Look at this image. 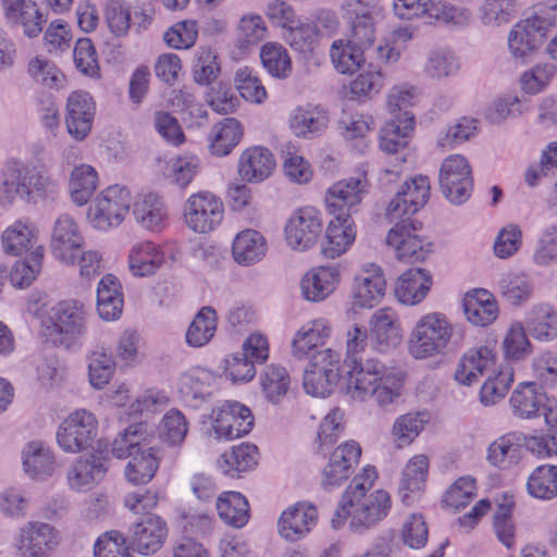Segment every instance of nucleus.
Listing matches in <instances>:
<instances>
[{
  "instance_id": "obj_1",
  "label": "nucleus",
  "mask_w": 557,
  "mask_h": 557,
  "mask_svg": "<svg viewBox=\"0 0 557 557\" xmlns=\"http://www.w3.org/2000/svg\"><path fill=\"white\" fill-rule=\"evenodd\" d=\"M391 507V496L386 491L376 490L367 494V487L360 483V479H352L331 522L333 528L338 529L349 518L350 530L363 533L382 521Z\"/></svg>"
},
{
  "instance_id": "obj_2",
  "label": "nucleus",
  "mask_w": 557,
  "mask_h": 557,
  "mask_svg": "<svg viewBox=\"0 0 557 557\" xmlns=\"http://www.w3.org/2000/svg\"><path fill=\"white\" fill-rule=\"evenodd\" d=\"M404 383L405 374L401 371L387 367L379 359L367 358L363 368L345 381V388L355 400L371 399L385 407L400 397Z\"/></svg>"
},
{
  "instance_id": "obj_3",
  "label": "nucleus",
  "mask_w": 557,
  "mask_h": 557,
  "mask_svg": "<svg viewBox=\"0 0 557 557\" xmlns=\"http://www.w3.org/2000/svg\"><path fill=\"white\" fill-rule=\"evenodd\" d=\"M461 334L441 312L422 315L413 325L408 338V351L416 360L445 356L454 351Z\"/></svg>"
},
{
  "instance_id": "obj_4",
  "label": "nucleus",
  "mask_w": 557,
  "mask_h": 557,
  "mask_svg": "<svg viewBox=\"0 0 557 557\" xmlns=\"http://www.w3.org/2000/svg\"><path fill=\"white\" fill-rule=\"evenodd\" d=\"M58 190L59 183L49 174L46 165L35 162L13 161L2 183L3 196L10 203L16 199L36 203Z\"/></svg>"
},
{
  "instance_id": "obj_5",
  "label": "nucleus",
  "mask_w": 557,
  "mask_h": 557,
  "mask_svg": "<svg viewBox=\"0 0 557 557\" xmlns=\"http://www.w3.org/2000/svg\"><path fill=\"white\" fill-rule=\"evenodd\" d=\"M87 309L75 299L58 302L51 309L50 324L45 329V335L54 345L72 348L81 346L86 334Z\"/></svg>"
},
{
  "instance_id": "obj_6",
  "label": "nucleus",
  "mask_w": 557,
  "mask_h": 557,
  "mask_svg": "<svg viewBox=\"0 0 557 557\" xmlns=\"http://www.w3.org/2000/svg\"><path fill=\"white\" fill-rule=\"evenodd\" d=\"M345 382V371L339 355L331 348L314 352L304 373V388L315 397L329 396L339 380Z\"/></svg>"
},
{
  "instance_id": "obj_7",
  "label": "nucleus",
  "mask_w": 557,
  "mask_h": 557,
  "mask_svg": "<svg viewBox=\"0 0 557 557\" xmlns=\"http://www.w3.org/2000/svg\"><path fill=\"white\" fill-rule=\"evenodd\" d=\"M97 434L96 416L86 409H76L60 423L55 438L63 451L78 454L91 446Z\"/></svg>"
},
{
  "instance_id": "obj_8",
  "label": "nucleus",
  "mask_w": 557,
  "mask_h": 557,
  "mask_svg": "<svg viewBox=\"0 0 557 557\" xmlns=\"http://www.w3.org/2000/svg\"><path fill=\"white\" fill-rule=\"evenodd\" d=\"M131 191L121 185L109 186L89 208L88 218L94 227L107 231L119 226L129 212Z\"/></svg>"
},
{
  "instance_id": "obj_9",
  "label": "nucleus",
  "mask_w": 557,
  "mask_h": 557,
  "mask_svg": "<svg viewBox=\"0 0 557 557\" xmlns=\"http://www.w3.org/2000/svg\"><path fill=\"white\" fill-rule=\"evenodd\" d=\"M438 182L443 195L450 203H465L473 189L469 161L461 154L446 157L440 169Z\"/></svg>"
},
{
  "instance_id": "obj_10",
  "label": "nucleus",
  "mask_w": 557,
  "mask_h": 557,
  "mask_svg": "<svg viewBox=\"0 0 557 557\" xmlns=\"http://www.w3.org/2000/svg\"><path fill=\"white\" fill-rule=\"evenodd\" d=\"M224 206L218 196L209 191H199L188 197L184 205L186 225L199 234L214 231L223 221Z\"/></svg>"
},
{
  "instance_id": "obj_11",
  "label": "nucleus",
  "mask_w": 557,
  "mask_h": 557,
  "mask_svg": "<svg viewBox=\"0 0 557 557\" xmlns=\"http://www.w3.org/2000/svg\"><path fill=\"white\" fill-rule=\"evenodd\" d=\"M367 193L364 177H349L334 183L325 193L327 212L334 218L352 219Z\"/></svg>"
},
{
  "instance_id": "obj_12",
  "label": "nucleus",
  "mask_w": 557,
  "mask_h": 557,
  "mask_svg": "<svg viewBox=\"0 0 557 557\" xmlns=\"http://www.w3.org/2000/svg\"><path fill=\"white\" fill-rule=\"evenodd\" d=\"M212 419L215 437L227 441L248 434L255 421L251 410L234 400H225L213 409Z\"/></svg>"
},
{
  "instance_id": "obj_13",
  "label": "nucleus",
  "mask_w": 557,
  "mask_h": 557,
  "mask_svg": "<svg viewBox=\"0 0 557 557\" xmlns=\"http://www.w3.org/2000/svg\"><path fill=\"white\" fill-rule=\"evenodd\" d=\"M430 188V181L425 175H416L406 181L386 209L387 219L391 222L411 219L428 202Z\"/></svg>"
},
{
  "instance_id": "obj_14",
  "label": "nucleus",
  "mask_w": 557,
  "mask_h": 557,
  "mask_svg": "<svg viewBox=\"0 0 557 557\" xmlns=\"http://www.w3.org/2000/svg\"><path fill=\"white\" fill-rule=\"evenodd\" d=\"M322 214L313 207L298 209L285 227L287 244L296 250L313 247L322 234Z\"/></svg>"
},
{
  "instance_id": "obj_15",
  "label": "nucleus",
  "mask_w": 557,
  "mask_h": 557,
  "mask_svg": "<svg viewBox=\"0 0 557 557\" xmlns=\"http://www.w3.org/2000/svg\"><path fill=\"white\" fill-rule=\"evenodd\" d=\"M0 7L5 23L22 28L28 38L37 37L47 23L46 15L35 0H0Z\"/></svg>"
},
{
  "instance_id": "obj_16",
  "label": "nucleus",
  "mask_w": 557,
  "mask_h": 557,
  "mask_svg": "<svg viewBox=\"0 0 557 557\" xmlns=\"http://www.w3.org/2000/svg\"><path fill=\"white\" fill-rule=\"evenodd\" d=\"M84 237L74 218L67 213L59 215L51 234V251L63 263L75 264Z\"/></svg>"
},
{
  "instance_id": "obj_17",
  "label": "nucleus",
  "mask_w": 557,
  "mask_h": 557,
  "mask_svg": "<svg viewBox=\"0 0 557 557\" xmlns=\"http://www.w3.org/2000/svg\"><path fill=\"white\" fill-rule=\"evenodd\" d=\"M417 230L412 219H403L397 222L386 235V244L394 247L396 258L405 263H414L424 260L430 253L429 245L412 232Z\"/></svg>"
},
{
  "instance_id": "obj_18",
  "label": "nucleus",
  "mask_w": 557,
  "mask_h": 557,
  "mask_svg": "<svg viewBox=\"0 0 557 557\" xmlns=\"http://www.w3.org/2000/svg\"><path fill=\"white\" fill-rule=\"evenodd\" d=\"M96 114V103L87 91H72L66 100L65 125L76 140H84L90 133Z\"/></svg>"
},
{
  "instance_id": "obj_19",
  "label": "nucleus",
  "mask_w": 557,
  "mask_h": 557,
  "mask_svg": "<svg viewBox=\"0 0 557 557\" xmlns=\"http://www.w3.org/2000/svg\"><path fill=\"white\" fill-rule=\"evenodd\" d=\"M58 544V532L46 522L29 521L20 528L15 536L18 555H36L50 557Z\"/></svg>"
},
{
  "instance_id": "obj_20",
  "label": "nucleus",
  "mask_w": 557,
  "mask_h": 557,
  "mask_svg": "<svg viewBox=\"0 0 557 557\" xmlns=\"http://www.w3.org/2000/svg\"><path fill=\"white\" fill-rule=\"evenodd\" d=\"M361 447L355 441L339 445L331 455L330 461L323 468L321 483L325 490L339 486L351 474L354 466L359 462Z\"/></svg>"
},
{
  "instance_id": "obj_21",
  "label": "nucleus",
  "mask_w": 557,
  "mask_h": 557,
  "mask_svg": "<svg viewBox=\"0 0 557 557\" xmlns=\"http://www.w3.org/2000/svg\"><path fill=\"white\" fill-rule=\"evenodd\" d=\"M318 522L317 508L307 502H299L286 508L277 521L281 537L295 542L305 537Z\"/></svg>"
},
{
  "instance_id": "obj_22",
  "label": "nucleus",
  "mask_w": 557,
  "mask_h": 557,
  "mask_svg": "<svg viewBox=\"0 0 557 557\" xmlns=\"http://www.w3.org/2000/svg\"><path fill=\"white\" fill-rule=\"evenodd\" d=\"M386 281L382 269L368 263L356 276L352 287V301L355 307L373 308L385 294Z\"/></svg>"
},
{
  "instance_id": "obj_23",
  "label": "nucleus",
  "mask_w": 557,
  "mask_h": 557,
  "mask_svg": "<svg viewBox=\"0 0 557 557\" xmlns=\"http://www.w3.org/2000/svg\"><path fill=\"white\" fill-rule=\"evenodd\" d=\"M165 522L156 515L141 517L131 529V547L141 555H151L158 552L166 536Z\"/></svg>"
},
{
  "instance_id": "obj_24",
  "label": "nucleus",
  "mask_w": 557,
  "mask_h": 557,
  "mask_svg": "<svg viewBox=\"0 0 557 557\" xmlns=\"http://www.w3.org/2000/svg\"><path fill=\"white\" fill-rule=\"evenodd\" d=\"M107 460L100 454H89L77 458L67 469L69 486L77 492L92 488L104 479Z\"/></svg>"
},
{
  "instance_id": "obj_25",
  "label": "nucleus",
  "mask_w": 557,
  "mask_h": 557,
  "mask_svg": "<svg viewBox=\"0 0 557 557\" xmlns=\"http://www.w3.org/2000/svg\"><path fill=\"white\" fill-rule=\"evenodd\" d=\"M339 281L341 272L335 265L312 268L301 278V295L308 301H322L335 290Z\"/></svg>"
},
{
  "instance_id": "obj_26",
  "label": "nucleus",
  "mask_w": 557,
  "mask_h": 557,
  "mask_svg": "<svg viewBox=\"0 0 557 557\" xmlns=\"http://www.w3.org/2000/svg\"><path fill=\"white\" fill-rule=\"evenodd\" d=\"M548 398L543 388L536 382H522L512 392L509 403L512 412L521 419H532L542 412Z\"/></svg>"
},
{
  "instance_id": "obj_27",
  "label": "nucleus",
  "mask_w": 557,
  "mask_h": 557,
  "mask_svg": "<svg viewBox=\"0 0 557 557\" xmlns=\"http://www.w3.org/2000/svg\"><path fill=\"white\" fill-rule=\"evenodd\" d=\"M275 168L273 153L265 147L252 146L245 149L238 160V173L244 181L260 183L268 178Z\"/></svg>"
},
{
  "instance_id": "obj_28",
  "label": "nucleus",
  "mask_w": 557,
  "mask_h": 557,
  "mask_svg": "<svg viewBox=\"0 0 557 557\" xmlns=\"http://www.w3.org/2000/svg\"><path fill=\"white\" fill-rule=\"evenodd\" d=\"M463 311L471 324L487 326L497 319L498 306L492 293L475 288L465 295Z\"/></svg>"
},
{
  "instance_id": "obj_29",
  "label": "nucleus",
  "mask_w": 557,
  "mask_h": 557,
  "mask_svg": "<svg viewBox=\"0 0 557 557\" xmlns=\"http://www.w3.org/2000/svg\"><path fill=\"white\" fill-rule=\"evenodd\" d=\"M530 335L539 342L557 338V310L548 302L532 306L525 313L524 324Z\"/></svg>"
},
{
  "instance_id": "obj_30",
  "label": "nucleus",
  "mask_w": 557,
  "mask_h": 557,
  "mask_svg": "<svg viewBox=\"0 0 557 557\" xmlns=\"http://www.w3.org/2000/svg\"><path fill=\"white\" fill-rule=\"evenodd\" d=\"M414 128V116L405 113L401 120L391 119L382 127L379 146L387 154H400V160L406 161L405 148L408 138Z\"/></svg>"
},
{
  "instance_id": "obj_31",
  "label": "nucleus",
  "mask_w": 557,
  "mask_h": 557,
  "mask_svg": "<svg viewBox=\"0 0 557 557\" xmlns=\"http://www.w3.org/2000/svg\"><path fill=\"white\" fill-rule=\"evenodd\" d=\"M495 359V350L486 345L472 348L459 361L455 379L463 385H471L478 375L494 367Z\"/></svg>"
},
{
  "instance_id": "obj_32",
  "label": "nucleus",
  "mask_w": 557,
  "mask_h": 557,
  "mask_svg": "<svg viewBox=\"0 0 557 557\" xmlns=\"http://www.w3.org/2000/svg\"><path fill=\"white\" fill-rule=\"evenodd\" d=\"M431 285V275L424 269H409L398 277L395 296L399 302L413 306L425 298Z\"/></svg>"
},
{
  "instance_id": "obj_33",
  "label": "nucleus",
  "mask_w": 557,
  "mask_h": 557,
  "mask_svg": "<svg viewBox=\"0 0 557 557\" xmlns=\"http://www.w3.org/2000/svg\"><path fill=\"white\" fill-rule=\"evenodd\" d=\"M163 262V251L157 244L149 240L134 244L128 252V268L134 276L153 275Z\"/></svg>"
},
{
  "instance_id": "obj_34",
  "label": "nucleus",
  "mask_w": 557,
  "mask_h": 557,
  "mask_svg": "<svg viewBox=\"0 0 557 557\" xmlns=\"http://www.w3.org/2000/svg\"><path fill=\"white\" fill-rule=\"evenodd\" d=\"M371 338L376 349L385 351L400 342V327L396 313L391 308L375 311L370 320Z\"/></svg>"
},
{
  "instance_id": "obj_35",
  "label": "nucleus",
  "mask_w": 557,
  "mask_h": 557,
  "mask_svg": "<svg viewBox=\"0 0 557 557\" xmlns=\"http://www.w3.org/2000/svg\"><path fill=\"white\" fill-rule=\"evenodd\" d=\"M355 238L354 220L333 216L327 225L325 239L322 243V255L325 258L335 259L346 252Z\"/></svg>"
},
{
  "instance_id": "obj_36",
  "label": "nucleus",
  "mask_w": 557,
  "mask_h": 557,
  "mask_svg": "<svg viewBox=\"0 0 557 557\" xmlns=\"http://www.w3.org/2000/svg\"><path fill=\"white\" fill-rule=\"evenodd\" d=\"M123 294L120 281L112 274L104 275L97 287V311L106 321L117 320L123 310Z\"/></svg>"
},
{
  "instance_id": "obj_37",
  "label": "nucleus",
  "mask_w": 557,
  "mask_h": 557,
  "mask_svg": "<svg viewBox=\"0 0 557 557\" xmlns=\"http://www.w3.org/2000/svg\"><path fill=\"white\" fill-rule=\"evenodd\" d=\"M243 125L234 117L215 123L208 135L209 150L213 156H227L242 140Z\"/></svg>"
},
{
  "instance_id": "obj_38",
  "label": "nucleus",
  "mask_w": 557,
  "mask_h": 557,
  "mask_svg": "<svg viewBox=\"0 0 557 557\" xmlns=\"http://www.w3.org/2000/svg\"><path fill=\"white\" fill-rule=\"evenodd\" d=\"M267 250L268 246L264 236L260 232L250 228L238 233L232 247L234 260L244 267L261 261Z\"/></svg>"
},
{
  "instance_id": "obj_39",
  "label": "nucleus",
  "mask_w": 557,
  "mask_h": 557,
  "mask_svg": "<svg viewBox=\"0 0 557 557\" xmlns=\"http://www.w3.org/2000/svg\"><path fill=\"white\" fill-rule=\"evenodd\" d=\"M326 112L312 104L299 106L290 113L289 127L298 137H309L322 133L327 126Z\"/></svg>"
},
{
  "instance_id": "obj_40",
  "label": "nucleus",
  "mask_w": 557,
  "mask_h": 557,
  "mask_svg": "<svg viewBox=\"0 0 557 557\" xmlns=\"http://www.w3.org/2000/svg\"><path fill=\"white\" fill-rule=\"evenodd\" d=\"M429 469V460L424 455L412 457L405 466L399 484V495L406 505L413 503L414 498L424 487Z\"/></svg>"
},
{
  "instance_id": "obj_41",
  "label": "nucleus",
  "mask_w": 557,
  "mask_h": 557,
  "mask_svg": "<svg viewBox=\"0 0 557 557\" xmlns=\"http://www.w3.org/2000/svg\"><path fill=\"white\" fill-rule=\"evenodd\" d=\"M133 214L137 223L150 231H159L165 224V206L153 193L138 195L134 201Z\"/></svg>"
},
{
  "instance_id": "obj_42",
  "label": "nucleus",
  "mask_w": 557,
  "mask_h": 557,
  "mask_svg": "<svg viewBox=\"0 0 557 557\" xmlns=\"http://www.w3.org/2000/svg\"><path fill=\"white\" fill-rule=\"evenodd\" d=\"M522 453V436L517 433H509L500 436L488 446L487 460L497 468L509 469L519 462Z\"/></svg>"
},
{
  "instance_id": "obj_43",
  "label": "nucleus",
  "mask_w": 557,
  "mask_h": 557,
  "mask_svg": "<svg viewBox=\"0 0 557 557\" xmlns=\"http://www.w3.org/2000/svg\"><path fill=\"white\" fill-rule=\"evenodd\" d=\"M37 237L38 231L32 222L18 220L3 231L2 249L8 255H22L35 246Z\"/></svg>"
},
{
  "instance_id": "obj_44",
  "label": "nucleus",
  "mask_w": 557,
  "mask_h": 557,
  "mask_svg": "<svg viewBox=\"0 0 557 557\" xmlns=\"http://www.w3.org/2000/svg\"><path fill=\"white\" fill-rule=\"evenodd\" d=\"M368 348V332L363 326L351 325L346 332L345 358L343 360V370L345 371V381L363 368L366 360L364 352Z\"/></svg>"
},
{
  "instance_id": "obj_45",
  "label": "nucleus",
  "mask_w": 557,
  "mask_h": 557,
  "mask_svg": "<svg viewBox=\"0 0 557 557\" xmlns=\"http://www.w3.org/2000/svg\"><path fill=\"white\" fill-rule=\"evenodd\" d=\"M331 325L327 320L320 318L304 325L293 339V354L304 358L310 350L323 345L331 336Z\"/></svg>"
},
{
  "instance_id": "obj_46",
  "label": "nucleus",
  "mask_w": 557,
  "mask_h": 557,
  "mask_svg": "<svg viewBox=\"0 0 557 557\" xmlns=\"http://www.w3.org/2000/svg\"><path fill=\"white\" fill-rule=\"evenodd\" d=\"M215 376L203 368H194L185 372L178 383V389L185 401L206 400L212 395Z\"/></svg>"
},
{
  "instance_id": "obj_47",
  "label": "nucleus",
  "mask_w": 557,
  "mask_h": 557,
  "mask_svg": "<svg viewBox=\"0 0 557 557\" xmlns=\"http://www.w3.org/2000/svg\"><path fill=\"white\" fill-rule=\"evenodd\" d=\"M24 471L33 479L51 475L54 457L49 446L42 442H30L22 453Z\"/></svg>"
},
{
  "instance_id": "obj_48",
  "label": "nucleus",
  "mask_w": 557,
  "mask_h": 557,
  "mask_svg": "<svg viewBox=\"0 0 557 557\" xmlns=\"http://www.w3.org/2000/svg\"><path fill=\"white\" fill-rule=\"evenodd\" d=\"M216 510L223 522L233 528H243L249 520V504L238 492H223L216 499Z\"/></svg>"
},
{
  "instance_id": "obj_49",
  "label": "nucleus",
  "mask_w": 557,
  "mask_h": 557,
  "mask_svg": "<svg viewBox=\"0 0 557 557\" xmlns=\"http://www.w3.org/2000/svg\"><path fill=\"white\" fill-rule=\"evenodd\" d=\"M257 461L258 448L255 445L242 444L222 454L218 466L225 475L234 478L251 470Z\"/></svg>"
},
{
  "instance_id": "obj_50",
  "label": "nucleus",
  "mask_w": 557,
  "mask_h": 557,
  "mask_svg": "<svg viewBox=\"0 0 557 557\" xmlns=\"http://www.w3.org/2000/svg\"><path fill=\"white\" fill-rule=\"evenodd\" d=\"M127 458L128 462L124 473L129 483L134 485L147 484L153 479L159 468V459L153 448L137 450L135 454L125 456L124 459Z\"/></svg>"
},
{
  "instance_id": "obj_51",
  "label": "nucleus",
  "mask_w": 557,
  "mask_h": 557,
  "mask_svg": "<svg viewBox=\"0 0 557 557\" xmlns=\"http://www.w3.org/2000/svg\"><path fill=\"white\" fill-rule=\"evenodd\" d=\"M98 187V173L90 164L76 165L70 175L69 190L72 201L86 205Z\"/></svg>"
},
{
  "instance_id": "obj_52",
  "label": "nucleus",
  "mask_w": 557,
  "mask_h": 557,
  "mask_svg": "<svg viewBox=\"0 0 557 557\" xmlns=\"http://www.w3.org/2000/svg\"><path fill=\"white\" fill-rule=\"evenodd\" d=\"M218 325L216 312L213 308L202 307L190 322L186 334V343L199 348L207 345L214 336Z\"/></svg>"
},
{
  "instance_id": "obj_53",
  "label": "nucleus",
  "mask_w": 557,
  "mask_h": 557,
  "mask_svg": "<svg viewBox=\"0 0 557 557\" xmlns=\"http://www.w3.org/2000/svg\"><path fill=\"white\" fill-rule=\"evenodd\" d=\"M330 58L338 73L352 74L364 63V49L349 40H334L330 48Z\"/></svg>"
},
{
  "instance_id": "obj_54",
  "label": "nucleus",
  "mask_w": 557,
  "mask_h": 557,
  "mask_svg": "<svg viewBox=\"0 0 557 557\" xmlns=\"http://www.w3.org/2000/svg\"><path fill=\"white\" fill-rule=\"evenodd\" d=\"M152 448L148 438L146 425L134 423L120 433L112 443V454L119 459L135 454L137 450Z\"/></svg>"
},
{
  "instance_id": "obj_55",
  "label": "nucleus",
  "mask_w": 557,
  "mask_h": 557,
  "mask_svg": "<svg viewBox=\"0 0 557 557\" xmlns=\"http://www.w3.org/2000/svg\"><path fill=\"white\" fill-rule=\"evenodd\" d=\"M221 72V64L216 53L210 47H199L191 63V75L196 84L209 86Z\"/></svg>"
},
{
  "instance_id": "obj_56",
  "label": "nucleus",
  "mask_w": 557,
  "mask_h": 557,
  "mask_svg": "<svg viewBox=\"0 0 557 557\" xmlns=\"http://www.w3.org/2000/svg\"><path fill=\"white\" fill-rule=\"evenodd\" d=\"M260 59L267 72L278 79L292 74V60L287 50L280 44L267 42L260 50Z\"/></svg>"
},
{
  "instance_id": "obj_57",
  "label": "nucleus",
  "mask_w": 557,
  "mask_h": 557,
  "mask_svg": "<svg viewBox=\"0 0 557 557\" xmlns=\"http://www.w3.org/2000/svg\"><path fill=\"white\" fill-rule=\"evenodd\" d=\"M528 492L535 498L557 496V466L542 465L533 470L527 482Z\"/></svg>"
},
{
  "instance_id": "obj_58",
  "label": "nucleus",
  "mask_w": 557,
  "mask_h": 557,
  "mask_svg": "<svg viewBox=\"0 0 557 557\" xmlns=\"http://www.w3.org/2000/svg\"><path fill=\"white\" fill-rule=\"evenodd\" d=\"M88 379L92 387L103 388L111 380L115 361L104 348H97L87 356Z\"/></svg>"
},
{
  "instance_id": "obj_59",
  "label": "nucleus",
  "mask_w": 557,
  "mask_h": 557,
  "mask_svg": "<svg viewBox=\"0 0 557 557\" xmlns=\"http://www.w3.org/2000/svg\"><path fill=\"white\" fill-rule=\"evenodd\" d=\"M504 355L507 360L520 361L532 354L533 346L527 335V329L522 322L510 324L503 341Z\"/></svg>"
},
{
  "instance_id": "obj_60",
  "label": "nucleus",
  "mask_w": 557,
  "mask_h": 557,
  "mask_svg": "<svg viewBox=\"0 0 557 557\" xmlns=\"http://www.w3.org/2000/svg\"><path fill=\"white\" fill-rule=\"evenodd\" d=\"M44 251L42 246H37L24 260L14 263L10 273L14 286L24 288L32 284L41 271Z\"/></svg>"
},
{
  "instance_id": "obj_61",
  "label": "nucleus",
  "mask_w": 557,
  "mask_h": 557,
  "mask_svg": "<svg viewBox=\"0 0 557 557\" xmlns=\"http://www.w3.org/2000/svg\"><path fill=\"white\" fill-rule=\"evenodd\" d=\"M512 382L513 369L510 366H505L482 385L480 391L481 403L484 406L495 405L506 396Z\"/></svg>"
},
{
  "instance_id": "obj_62",
  "label": "nucleus",
  "mask_w": 557,
  "mask_h": 557,
  "mask_svg": "<svg viewBox=\"0 0 557 557\" xmlns=\"http://www.w3.org/2000/svg\"><path fill=\"white\" fill-rule=\"evenodd\" d=\"M27 73L34 83L49 89H59L63 86L64 75L51 61L35 57L29 60Z\"/></svg>"
},
{
  "instance_id": "obj_63",
  "label": "nucleus",
  "mask_w": 557,
  "mask_h": 557,
  "mask_svg": "<svg viewBox=\"0 0 557 557\" xmlns=\"http://www.w3.org/2000/svg\"><path fill=\"white\" fill-rule=\"evenodd\" d=\"M518 13L516 0H484L480 7V18L484 25L507 24Z\"/></svg>"
},
{
  "instance_id": "obj_64",
  "label": "nucleus",
  "mask_w": 557,
  "mask_h": 557,
  "mask_svg": "<svg viewBox=\"0 0 557 557\" xmlns=\"http://www.w3.org/2000/svg\"><path fill=\"white\" fill-rule=\"evenodd\" d=\"M131 545L119 531L111 530L102 533L94 545V557H133Z\"/></svg>"
}]
</instances>
